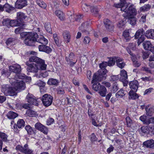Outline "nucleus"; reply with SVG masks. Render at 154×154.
Listing matches in <instances>:
<instances>
[{
  "label": "nucleus",
  "instance_id": "nucleus-54",
  "mask_svg": "<svg viewBox=\"0 0 154 154\" xmlns=\"http://www.w3.org/2000/svg\"><path fill=\"white\" fill-rule=\"evenodd\" d=\"M26 113L29 116L32 117L35 115V112L34 111L31 110H28L26 111Z\"/></svg>",
  "mask_w": 154,
  "mask_h": 154
},
{
  "label": "nucleus",
  "instance_id": "nucleus-53",
  "mask_svg": "<svg viewBox=\"0 0 154 154\" xmlns=\"http://www.w3.org/2000/svg\"><path fill=\"white\" fill-rule=\"evenodd\" d=\"M57 94L60 95L63 94L64 93V90L63 88H61L60 87H59L57 88Z\"/></svg>",
  "mask_w": 154,
  "mask_h": 154
},
{
  "label": "nucleus",
  "instance_id": "nucleus-44",
  "mask_svg": "<svg viewBox=\"0 0 154 154\" xmlns=\"http://www.w3.org/2000/svg\"><path fill=\"white\" fill-rule=\"evenodd\" d=\"M117 57H114L109 59V60L107 63L108 65L109 66H111L114 65L116 62V58Z\"/></svg>",
  "mask_w": 154,
  "mask_h": 154
},
{
  "label": "nucleus",
  "instance_id": "nucleus-10",
  "mask_svg": "<svg viewBox=\"0 0 154 154\" xmlns=\"http://www.w3.org/2000/svg\"><path fill=\"white\" fill-rule=\"evenodd\" d=\"M144 31L142 29H138L134 35L135 38H139L137 42L138 45L140 44L139 43H141L144 40L143 38V33Z\"/></svg>",
  "mask_w": 154,
  "mask_h": 154
},
{
  "label": "nucleus",
  "instance_id": "nucleus-23",
  "mask_svg": "<svg viewBox=\"0 0 154 154\" xmlns=\"http://www.w3.org/2000/svg\"><path fill=\"white\" fill-rule=\"evenodd\" d=\"M27 17L25 14L21 12H18L17 13V20L19 21L20 24Z\"/></svg>",
  "mask_w": 154,
  "mask_h": 154
},
{
  "label": "nucleus",
  "instance_id": "nucleus-39",
  "mask_svg": "<svg viewBox=\"0 0 154 154\" xmlns=\"http://www.w3.org/2000/svg\"><path fill=\"white\" fill-rule=\"evenodd\" d=\"M76 59L75 55L72 52H71L69 54L68 57H65V59L67 62H69L70 60H74Z\"/></svg>",
  "mask_w": 154,
  "mask_h": 154
},
{
  "label": "nucleus",
  "instance_id": "nucleus-34",
  "mask_svg": "<svg viewBox=\"0 0 154 154\" xmlns=\"http://www.w3.org/2000/svg\"><path fill=\"white\" fill-rule=\"evenodd\" d=\"M131 30L130 29L126 30L123 33V35L127 42L131 38L129 35V31Z\"/></svg>",
  "mask_w": 154,
  "mask_h": 154
},
{
  "label": "nucleus",
  "instance_id": "nucleus-26",
  "mask_svg": "<svg viewBox=\"0 0 154 154\" xmlns=\"http://www.w3.org/2000/svg\"><path fill=\"white\" fill-rule=\"evenodd\" d=\"M143 144L147 147L152 148L154 146V140L152 139L148 140L144 142Z\"/></svg>",
  "mask_w": 154,
  "mask_h": 154
},
{
  "label": "nucleus",
  "instance_id": "nucleus-24",
  "mask_svg": "<svg viewBox=\"0 0 154 154\" xmlns=\"http://www.w3.org/2000/svg\"><path fill=\"white\" fill-rule=\"evenodd\" d=\"M145 36L148 38L154 40V29H150L146 31Z\"/></svg>",
  "mask_w": 154,
  "mask_h": 154
},
{
  "label": "nucleus",
  "instance_id": "nucleus-57",
  "mask_svg": "<svg viewBox=\"0 0 154 154\" xmlns=\"http://www.w3.org/2000/svg\"><path fill=\"white\" fill-rule=\"evenodd\" d=\"M126 120L128 127H130L132 123V121L129 117H127L126 118Z\"/></svg>",
  "mask_w": 154,
  "mask_h": 154
},
{
  "label": "nucleus",
  "instance_id": "nucleus-6",
  "mask_svg": "<svg viewBox=\"0 0 154 154\" xmlns=\"http://www.w3.org/2000/svg\"><path fill=\"white\" fill-rule=\"evenodd\" d=\"M125 3H123L121 2L120 3L115 4V6L117 8H120L121 11L124 12L123 14H125L126 12L127 13L126 11L128 12L129 11L132 10L133 11V13L134 14H136L135 8L132 6H130L129 7H126L125 6Z\"/></svg>",
  "mask_w": 154,
  "mask_h": 154
},
{
  "label": "nucleus",
  "instance_id": "nucleus-7",
  "mask_svg": "<svg viewBox=\"0 0 154 154\" xmlns=\"http://www.w3.org/2000/svg\"><path fill=\"white\" fill-rule=\"evenodd\" d=\"M53 97L49 94H45L44 95L42 98L43 105L46 107L51 105L52 102Z\"/></svg>",
  "mask_w": 154,
  "mask_h": 154
},
{
  "label": "nucleus",
  "instance_id": "nucleus-27",
  "mask_svg": "<svg viewBox=\"0 0 154 154\" xmlns=\"http://www.w3.org/2000/svg\"><path fill=\"white\" fill-rule=\"evenodd\" d=\"M98 91L100 96L102 97H105L106 96L107 90L104 86L102 85Z\"/></svg>",
  "mask_w": 154,
  "mask_h": 154
},
{
  "label": "nucleus",
  "instance_id": "nucleus-48",
  "mask_svg": "<svg viewBox=\"0 0 154 154\" xmlns=\"http://www.w3.org/2000/svg\"><path fill=\"white\" fill-rule=\"evenodd\" d=\"M45 28L47 32L50 33H52L51 24L49 23H45Z\"/></svg>",
  "mask_w": 154,
  "mask_h": 154
},
{
  "label": "nucleus",
  "instance_id": "nucleus-51",
  "mask_svg": "<svg viewBox=\"0 0 154 154\" xmlns=\"http://www.w3.org/2000/svg\"><path fill=\"white\" fill-rule=\"evenodd\" d=\"M118 84L116 82L114 83L112 86V88L111 90L112 92L115 93L118 89Z\"/></svg>",
  "mask_w": 154,
  "mask_h": 154
},
{
  "label": "nucleus",
  "instance_id": "nucleus-3",
  "mask_svg": "<svg viewBox=\"0 0 154 154\" xmlns=\"http://www.w3.org/2000/svg\"><path fill=\"white\" fill-rule=\"evenodd\" d=\"M107 70L106 69H100L98 71V74L95 73L93 76L91 83L97 81L100 82L106 79V74Z\"/></svg>",
  "mask_w": 154,
  "mask_h": 154
},
{
  "label": "nucleus",
  "instance_id": "nucleus-50",
  "mask_svg": "<svg viewBox=\"0 0 154 154\" xmlns=\"http://www.w3.org/2000/svg\"><path fill=\"white\" fill-rule=\"evenodd\" d=\"M151 5L149 4L144 5L140 8L141 11H145L149 10L151 8Z\"/></svg>",
  "mask_w": 154,
  "mask_h": 154
},
{
  "label": "nucleus",
  "instance_id": "nucleus-30",
  "mask_svg": "<svg viewBox=\"0 0 154 154\" xmlns=\"http://www.w3.org/2000/svg\"><path fill=\"white\" fill-rule=\"evenodd\" d=\"M129 95L130 99L135 100L138 98V96L134 91L131 90L129 93Z\"/></svg>",
  "mask_w": 154,
  "mask_h": 154
},
{
  "label": "nucleus",
  "instance_id": "nucleus-12",
  "mask_svg": "<svg viewBox=\"0 0 154 154\" xmlns=\"http://www.w3.org/2000/svg\"><path fill=\"white\" fill-rule=\"evenodd\" d=\"M26 98L28 102L31 104H33L35 106L38 105V102L35 97L33 95L28 94L27 95Z\"/></svg>",
  "mask_w": 154,
  "mask_h": 154
},
{
  "label": "nucleus",
  "instance_id": "nucleus-47",
  "mask_svg": "<svg viewBox=\"0 0 154 154\" xmlns=\"http://www.w3.org/2000/svg\"><path fill=\"white\" fill-rule=\"evenodd\" d=\"M131 59L133 63V65L134 67H138L140 66L141 63L136 60V56H134V57Z\"/></svg>",
  "mask_w": 154,
  "mask_h": 154
},
{
  "label": "nucleus",
  "instance_id": "nucleus-20",
  "mask_svg": "<svg viewBox=\"0 0 154 154\" xmlns=\"http://www.w3.org/2000/svg\"><path fill=\"white\" fill-rule=\"evenodd\" d=\"M140 119L144 124L149 125L151 123V118H148L146 116H141L140 117Z\"/></svg>",
  "mask_w": 154,
  "mask_h": 154
},
{
  "label": "nucleus",
  "instance_id": "nucleus-40",
  "mask_svg": "<svg viewBox=\"0 0 154 154\" xmlns=\"http://www.w3.org/2000/svg\"><path fill=\"white\" fill-rule=\"evenodd\" d=\"M120 75V80H122L124 79H128V75L127 72L125 70H122L121 71Z\"/></svg>",
  "mask_w": 154,
  "mask_h": 154
},
{
  "label": "nucleus",
  "instance_id": "nucleus-64",
  "mask_svg": "<svg viewBox=\"0 0 154 154\" xmlns=\"http://www.w3.org/2000/svg\"><path fill=\"white\" fill-rule=\"evenodd\" d=\"M149 131L152 133L154 134V125L152 124L148 126Z\"/></svg>",
  "mask_w": 154,
  "mask_h": 154
},
{
  "label": "nucleus",
  "instance_id": "nucleus-25",
  "mask_svg": "<svg viewBox=\"0 0 154 154\" xmlns=\"http://www.w3.org/2000/svg\"><path fill=\"white\" fill-rule=\"evenodd\" d=\"M123 60L122 59L118 57H117L116 58V63L117 66L121 69L123 68L125 65L124 62H122Z\"/></svg>",
  "mask_w": 154,
  "mask_h": 154
},
{
  "label": "nucleus",
  "instance_id": "nucleus-17",
  "mask_svg": "<svg viewBox=\"0 0 154 154\" xmlns=\"http://www.w3.org/2000/svg\"><path fill=\"white\" fill-rule=\"evenodd\" d=\"M38 48L40 51L44 52L47 53H50L52 51L51 49L45 44L40 45Z\"/></svg>",
  "mask_w": 154,
  "mask_h": 154
},
{
  "label": "nucleus",
  "instance_id": "nucleus-4",
  "mask_svg": "<svg viewBox=\"0 0 154 154\" xmlns=\"http://www.w3.org/2000/svg\"><path fill=\"white\" fill-rule=\"evenodd\" d=\"M30 62H35L38 65L41 70L46 69L47 65L45 64V61L35 56L30 57L29 58Z\"/></svg>",
  "mask_w": 154,
  "mask_h": 154
},
{
  "label": "nucleus",
  "instance_id": "nucleus-35",
  "mask_svg": "<svg viewBox=\"0 0 154 154\" xmlns=\"http://www.w3.org/2000/svg\"><path fill=\"white\" fill-rule=\"evenodd\" d=\"M20 79H25L27 82H29L31 81V78L30 77L27 76L25 74H19L17 75Z\"/></svg>",
  "mask_w": 154,
  "mask_h": 154
},
{
  "label": "nucleus",
  "instance_id": "nucleus-33",
  "mask_svg": "<svg viewBox=\"0 0 154 154\" xmlns=\"http://www.w3.org/2000/svg\"><path fill=\"white\" fill-rule=\"evenodd\" d=\"M92 84V89L95 91H98L102 85L99 83L97 82H94Z\"/></svg>",
  "mask_w": 154,
  "mask_h": 154
},
{
  "label": "nucleus",
  "instance_id": "nucleus-43",
  "mask_svg": "<svg viewBox=\"0 0 154 154\" xmlns=\"http://www.w3.org/2000/svg\"><path fill=\"white\" fill-rule=\"evenodd\" d=\"M25 122L22 119H19L17 122L16 126L19 128L24 126Z\"/></svg>",
  "mask_w": 154,
  "mask_h": 154
},
{
  "label": "nucleus",
  "instance_id": "nucleus-5",
  "mask_svg": "<svg viewBox=\"0 0 154 154\" xmlns=\"http://www.w3.org/2000/svg\"><path fill=\"white\" fill-rule=\"evenodd\" d=\"M136 11V14H134L133 13L132 10L129 11L128 12H127L125 14H123V16L126 18L128 19V22L132 25H135L137 21V19L136 17H134V16L136 15L137 14V11L135 8Z\"/></svg>",
  "mask_w": 154,
  "mask_h": 154
},
{
  "label": "nucleus",
  "instance_id": "nucleus-14",
  "mask_svg": "<svg viewBox=\"0 0 154 154\" xmlns=\"http://www.w3.org/2000/svg\"><path fill=\"white\" fill-rule=\"evenodd\" d=\"M27 5L26 0H17L15 3V6L16 8L21 9Z\"/></svg>",
  "mask_w": 154,
  "mask_h": 154
},
{
  "label": "nucleus",
  "instance_id": "nucleus-37",
  "mask_svg": "<svg viewBox=\"0 0 154 154\" xmlns=\"http://www.w3.org/2000/svg\"><path fill=\"white\" fill-rule=\"evenodd\" d=\"M0 137L4 142H7L9 141L8 139V136L5 133L0 131Z\"/></svg>",
  "mask_w": 154,
  "mask_h": 154
},
{
  "label": "nucleus",
  "instance_id": "nucleus-19",
  "mask_svg": "<svg viewBox=\"0 0 154 154\" xmlns=\"http://www.w3.org/2000/svg\"><path fill=\"white\" fill-rule=\"evenodd\" d=\"M138 83L137 80H134L131 82L129 83L130 87L131 89L132 90L136 92L138 88Z\"/></svg>",
  "mask_w": 154,
  "mask_h": 154
},
{
  "label": "nucleus",
  "instance_id": "nucleus-1",
  "mask_svg": "<svg viewBox=\"0 0 154 154\" xmlns=\"http://www.w3.org/2000/svg\"><path fill=\"white\" fill-rule=\"evenodd\" d=\"M38 36V35L36 33H28L26 38L24 41V43L28 46H34L36 42Z\"/></svg>",
  "mask_w": 154,
  "mask_h": 154
},
{
  "label": "nucleus",
  "instance_id": "nucleus-22",
  "mask_svg": "<svg viewBox=\"0 0 154 154\" xmlns=\"http://www.w3.org/2000/svg\"><path fill=\"white\" fill-rule=\"evenodd\" d=\"M146 114L148 116H151L154 113V107L148 106L145 108Z\"/></svg>",
  "mask_w": 154,
  "mask_h": 154
},
{
  "label": "nucleus",
  "instance_id": "nucleus-59",
  "mask_svg": "<svg viewBox=\"0 0 154 154\" xmlns=\"http://www.w3.org/2000/svg\"><path fill=\"white\" fill-rule=\"evenodd\" d=\"M108 65L107 62H103L100 64L99 66L101 69H105V68Z\"/></svg>",
  "mask_w": 154,
  "mask_h": 154
},
{
  "label": "nucleus",
  "instance_id": "nucleus-15",
  "mask_svg": "<svg viewBox=\"0 0 154 154\" xmlns=\"http://www.w3.org/2000/svg\"><path fill=\"white\" fill-rule=\"evenodd\" d=\"M104 23L105 27L108 31H113L114 29V26L112 22L108 19L104 20Z\"/></svg>",
  "mask_w": 154,
  "mask_h": 154
},
{
  "label": "nucleus",
  "instance_id": "nucleus-9",
  "mask_svg": "<svg viewBox=\"0 0 154 154\" xmlns=\"http://www.w3.org/2000/svg\"><path fill=\"white\" fill-rule=\"evenodd\" d=\"M26 64L28 66L27 70L28 72L36 73L38 72L39 69L41 70L38 65L36 64H29L28 63H26Z\"/></svg>",
  "mask_w": 154,
  "mask_h": 154
},
{
  "label": "nucleus",
  "instance_id": "nucleus-61",
  "mask_svg": "<svg viewBox=\"0 0 154 154\" xmlns=\"http://www.w3.org/2000/svg\"><path fill=\"white\" fill-rule=\"evenodd\" d=\"M23 148L24 147H23L20 145H18L16 146L15 149L16 150L19 151L23 153Z\"/></svg>",
  "mask_w": 154,
  "mask_h": 154
},
{
  "label": "nucleus",
  "instance_id": "nucleus-62",
  "mask_svg": "<svg viewBox=\"0 0 154 154\" xmlns=\"http://www.w3.org/2000/svg\"><path fill=\"white\" fill-rule=\"evenodd\" d=\"M146 15H143L140 20V22L143 23H145L146 21Z\"/></svg>",
  "mask_w": 154,
  "mask_h": 154
},
{
  "label": "nucleus",
  "instance_id": "nucleus-38",
  "mask_svg": "<svg viewBox=\"0 0 154 154\" xmlns=\"http://www.w3.org/2000/svg\"><path fill=\"white\" fill-rule=\"evenodd\" d=\"M36 3L40 7L45 9L47 7L46 4L43 1L41 0H36Z\"/></svg>",
  "mask_w": 154,
  "mask_h": 154
},
{
  "label": "nucleus",
  "instance_id": "nucleus-13",
  "mask_svg": "<svg viewBox=\"0 0 154 154\" xmlns=\"http://www.w3.org/2000/svg\"><path fill=\"white\" fill-rule=\"evenodd\" d=\"M144 48L146 50L150 51L154 54V47L150 42L146 41L143 44Z\"/></svg>",
  "mask_w": 154,
  "mask_h": 154
},
{
  "label": "nucleus",
  "instance_id": "nucleus-63",
  "mask_svg": "<svg viewBox=\"0 0 154 154\" xmlns=\"http://www.w3.org/2000/svg\"><path fill=\"white\" fill-rule=\"evenodd\" d=\"M111 80L112 81H115L118 80L119 79V76L118 75H112L111 76Z\"/></svg>",
  "mask_w": 154,
  "mask_h": 154
},
{
  "label": "nucleus",
  "instance_id": "nucleus-41",
  "mask_svg": "<svg viewBox=\"0 0 154 154\" xmlns=\"http://www.w3.org/2000/svg\"><path fill=\"white\" fill-rule=\"evenodd\" d=\"M23 153L25 154H32V151L28 147V145L26 144L24 146Z\"/></svg>",
  "mask_w": 154,
  "mask_h": 154
},
{
  "label": "nucleus",
  "instance_id": "nucleus-60",
  "mask_svg": "<svg viewBox=\"0 0 154 154\" xmlns=\"http://www.w3.org/2000/svg\"><path fill=\"white\" fill-rule=\"evenodd\" d=\"M17 80H16L15 79L13 78L10 79L9 80L10 83L11 85L14 86L16 85V82H17Z\"/></svg>",
  "mask_w": 154,
  "mask_h": 154
},
{
  "label": "nucleus",
  "instance_id": "nucleus-55",
  "mask_svg": "<svg viewBox=\"0 0 154 154\" xmlns=\"http://www.w3.org/2000/svg\"><path fill=\"white\" fill-rule=\"evenodd\" d=\"M125 23V21L121 20L117 24V26L119 28L121 29L123 28Z\"/></svg>",
  "mask_w": 154,
  "mask_h": 154
},
{
  "label": "nucleus",
  "instance_id": "nucleus-49",
  "mask_svg": "<svg viewBox=\"0 0 154 154\" xmlns=\"http://www.w3.org/2000/svg\"><path fill=\"white\" fill-rule=\"evenodd\" d=\"M140 132L143 133L144 134H148L149 133V130L148 127L143 126L141 128Z\"/></svg>",
  "mask_w": 154,
  "mask_h": 154
},
{
  "label": "nucleus",
  "instance_id": "nucleus-32",
  "mask_svg": "<svg viewBox=\"0 0 154 154\" xmlns=\"http://www.w3.org/2000/svg\"><path fill=\"white\" fill-rule=\"evenodd\" d=\"M63 36L65 41L66 43H68L70 42L71 36L69 32H65L63 34Z\"/></svg>",
  "mask_w": 154,
  "mask_h": 154
},
{
  "label": "nucleus",
  "instance_id": "nucleus-28",
  "mask_svg": "<svg viewBox=\"0 0 154 154\" xmlns=\"http://www.w3.org/2000/svg\"><path fill=\"white\" fill-rule=\"evenodd\" d=\"M88 23L87 22H85L83 23L81 26L79 27V29L82 32L85 33H88V32L87 30V25Z\"/></svg>",
  "mask_w": 154,
  "mask_h": 154
},
{
  "label": "nucleus",
  "instance_id": "nucleus-18",
  "mask_svg": "<svg viewBox=\"0 0 154 154\" xmlns=\"http://www.w3.org/2000/svg\"><path fill=\"white\" fill-rule=\"evenodd\" d=\"M10 71L15 73H18L21 70L20 66L18 64H15L9 67Z\"/></svg>",
  "mask_w": 154,
  "mask_h": 154
},
{
  "label": "nucleus",
  "instance_id": "nucleus-45",
  "mask_svg": "<svg viewBox=\"0 0 154 154\" xmlns=\"http://www.w3.org/2000/svg\"><path fill=\"white\" fill-rule=\"evenodd\" d=\"M3 10H5L7 12H10L13 9V8L8 4H6L3 5Z\"/></svg>",
  "mask_w": 154,
  "mask_h": 154
},
{
  "label": "nucleus",
  "instance_id": "nucleus-16",
  "mask_svg": "<svg viewBox=\"0 0 154 154\" xmlns=\"http://www.w3.org/2000/svg\"><path fill=\"white\" fill-rule=\"evenodd\" d=\"M14 86L16 88L17 90L19 91L24 90L26 88L25 83L22 81L17 80Z\"/></svg>",
  "mask_w": 154,
  "mask_h": 154
},
{
  "label": "nucleus",
  "instance_id": "nucleus-58",
  "mask_svg": "<svg viewBox=\"0 0 154 154\" xmlns=\"http://www.w3.org/2000/svg\"><path fill=\"white\" fill-rule=\"evenodd\" d=\"M90 8L89 6H88L86 4H84L82 5V9L84 11L87 12L88 10V8Z\"/></svg>",
  "mask_w": 154,
  "mask_h": 154
},
{
  "label": "nucleus",
  "instance_id": "nucleus-31",
  "mask_svg": "<svg viewBox=\"0 0 154 154\" xmlns=\"http://www.w3.org/2000/svg\"><path fill=\"white\" fill-rule=\"evenodd\" d=\"M59 83L58 80L53 78L49 79L47 83L50 85H57Z\"/></svg>",
  "mask_w": 154,
  "mask_h": 154
},
{
  "label": "nucleus",
  "instance_id": "nucleus-36",
  "mask_svg": "<svg viewBox=\"0 0 154 154\" xmlns=\"http://www.w3.org/2000/svg\"><path fill=\"white\" fill-rule=\"evenodd\" d=\"M17 116L18 114L17 113L12 111L9 112L7 115V117L10 119H14Z\"/></svg>",
  "mask_w": 154,
  "mask_h": 154
},
{
  "label": "nucleus",
  "instance_id": "nucleus-2",
  "mask_svg": "<svg viewBox=\"0 0 154 154\" xmlns=\"http://www.w3.org/2000/svg\"><path fill=\"white\" fill-rule=\"evenodd\" d=\"M17 89L11 87L8 85H4L2 86V91L6 96H14L17 95Z\"/></svg>",
  "mask_w": 154,
  "mask_h": 154
},
{
  "label": "nucleus",
  "instance_id": "nucleus-29",
  "mask_svg": "<svg viewBox=\"0 0 154 154\" xmlns=\"http://www.w3.org/2000/svg\"><path fill=\"white\" fill-rule=\"evenodd\" d=\"M55 13L61 20L63 21L64 20V14L61 11L58 10H57L55 11Z\"/></svg>",
  "mask_w": 154,
  "mask_h": 154
},
{
  "label": "nucleus",
  "instance_id": "nucleus-52",
  "mask_svg": "<svg viewBox=\"0 0 154 154\" xmlns=\"http://www.w3.org/2000/svg\"><path fill=\"white\" fill-rule=\"evenodd\" d=\"M15 40L13 38H8L6 41V43L7 45H12L15 42Z\"/></svg>",
  "mask_w": 154,
  "mask_h": 154
},
{
  "label": "nucleus",
  "instance_id": "nucleus-46",
  "mask_svg": "<svg viewBox=\"0 0 154 154\" xmlns=\"http://www.w3.org/2000/svg\"><path fill=\"white\" fill-rule=\"evenodd\" d=\"M25 128L28 134H32L34 133L33 129L30 125L26 126Z\"/></svg>",
  "mask_w": 154,
  "mask_h": 154
},
{
  "label": "nucleus",
  "instance_id": "nucleus-21",
  "mask_svg": "<svg viewBox=\"0 0 154 154\" xmlns=\"http://www.w3.org/2000/svg\"><path fill=\"white\" fill-rule=\"evenodd\" d=\"M36 42H38L43 45H47L48 43V41L43 36L40 35L37 37Z\"/></svg>",
  "mask_w": 154,
  "mask_h": 154
},
{
  "label": "nucleus",
  "instance_id": "nucleus-11",
  "mask_svg": "<svg viewBox=\"0 0 154 154\" xmlns=\"http://www.w3.org/2000/svg\"><path fill=\"white\" fill-rule=\"evenodd\" d=\"M35 128L45 134L48 133V130L47 127L43 125L39 122L36 123L35 125Z\"/></svg>",
  "mask_w": 154,
  "mask_h": 154
},
{
  "label": "nucleus",
  "instance_id": "nucleus-56",
  "mask_svg": "<svg viewBox=\"0 0 154 154\" xmlns=\"http://www.w3.org/2000/svg\"><path fill=\"white\" fill-rule=\"evenodd\" d=\"M141 70L145 71L146 73L152 74V72L150 69L147 66H143L141 68Z\"/></svg>",
  "mask_w": 154,
  "mask_h": 154
},
{
  "label": "nucleus",
  "instance_id": "nucleus-8",
  "mask_svg": "<svg viewBox=\"0 0 154 154\" xmlns=\"http://www.w3.org/2000/svg\"><path fill=\"white\" fill-rule=\"evenodd\" d=\"M2 24L4 26H7L8 27L9 26L12 27L20 26V24L19 21L17 20H10L9 19H5L3 20Z\"/></svg>",
  "mask_w": 154,
  "mask_h": 154
},
{
  "label": "nucleus",
  "instance_id": "nucleus-42",
  "mask_svg": "<svg viewBox=\"0 0 154 154\" xmlns=\"http://www.w3.org/2000/svg\"><path fill=\"white\" fill-rule=\"evenodd\" d=\"M125 94L124 90L122 89H121L116 94V96L117 98H121L124 96Z\"/></svg>",
  "mask_w": 154,
  "mask_h": 154
}]
</instances>
